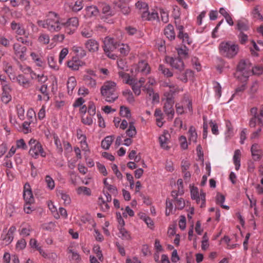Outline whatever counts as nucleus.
I'll use <instances>...</instances> for the list:
<instances>
[{
	"label": "nucleus",
	"instance_id": "f257e3e1",
	"mask_svg": "<svg viewBox=\"0 0 263 263\" xmlns=\"http://www.w3.org/2000/svg\"><path fill=\"white\" fill-rule=\"evenodd\" d=\"M250 114L252 117L250 120V126L251 127L258 126L257 130L251 136V139H253L259 136L261 130V126H263V104L260 106L259 112L256 107H253L250 110Z\"/></svg>",
	"mask_w": 263,
	"mask_h": 263
},
{
	"label": "nucleus",
	"instance_id": "f03ea898",
	"mask_svg": "<svg viewBox=\"0 0 263 263\" xmlns=\"http://www.w3.org/2000/svg\"><path fill=\"white\" fill-rule=\"evenodd\" d=\"M39 26L47 29L50 32H58L62 28V23L60 22L58 15L53 12H50L46 21L39 20L37 22Z\"/></svg>",
	"mask_w": 263,
	"mask_h": 263
},
{
	"label": "nucleus",
	"instance_id": "7ed1b4c3",
	"mask_svg": "<svg viewBox=\"0 0 263 263\" xmlns=\"http://www.w3.org/2000/svg\"><path fill=\"white\" fill-rule=\"evenodd\" d=\"M117 86L116 82L112 81L105 82L100 88L101 94L105 100L109 103H112L118 98L116 93Z\"/></svg>",
	"mask_w": 263,
	"mask_h": 263
},
{
	"label": "nucleus",
	"instance_id": "20e7f679",
	"mask_svg": "<svg viewBox=\"0 0 263 263\" xmlns=\"http://www.w3.org/2000/svg\"><path fill=\"white\" fill-rule=\"evenodd\" d=\"M218 48L220 54L228 59L234 58L239 51L238 46L231 41L222 42Z\"/></svg>",
	"mask_w": 263,
	"mask_h": 263
},
{
	"label": "nucleus",
	"instance_id": "39448f33",
	"mask_svg": "<svg viewBox=\"0 0 263 263\" xmlns=\"http://www.w3.org/2000/svg\"><path fill=\"white\" fill-rule=\"evenodd\" d=\"M28 145L30 147L29 154L33 158L37 159L40 156L42 157L46 156V153L39 141L31 138L28 142Z\"/></svg>",
	"mask_w": 263,
	"mask_h": 263
},
{
	"label": "nucleus",
	"instance_id": "423d86ee",
	"mask_svg": "<svg viewBox=\"0 0 263 263\" xmlns=\"http://www.w3.org/2000/svg\"><path fill=\"white\" fill-rule=\"evenodd\" d=\"M103 49L107 57L111 59L115 60L117 56L111 53L114 50L117 48L118 43L113 38L110 37H105L104 41Z\"/></svg>",
	"mask_w": 263,
	"mask_h": 263
},
{
	"label": "nucleus",
	"instance_id": "0eeeda50",
	"mask_svg": "<svg viewBox=\"0 0 263 263\" xmlns=\"http://www.w3.org/2000/svg\"><path fill=\"white\" fill-rule=\"evenodd\" d=\"M236 30L238 32V36L241 44H245L247 41V21L245 18H241L237 21Z\"/></svg>",
	"mask_w": 263,
	"mask_h": 263
},
{
	"label": "nucleus",
	"instance_id": "6e6552de",
	"mask_svg": "<svg viewBox=\"0 0 263 263\" xmlns=\"http://www.w3.org/2000/svg\"><path fill=\"white\" fill-rule=\"evenodd\" d=\"M191 198L195 200L197 203L199 205L201 208L205 206V194L202 190L200 192L197 187L192 186L191 188Z\"/></svg>",
	"mask_w": 263,
	"mask_h": 263
},
{
	"label": "nucleus",
	"instance_id": "1a4fd4ad",
	"mask_svg": "<svg viewBox=\"0 0 263 263\" xmlns=\"http://www.w3.org/2000/svg\"><path fill=\"white\" fill-rule=\"evenodd\" d=\"M79 25L78 18L72 17L69 18L65 23H62V27H64L65 31L69 34H73L77 30Z\"/></svg>",
	"mask_w": 263,
	"mask_h": 263
},
{
	"label": "nucleus",
	"instance_id": "9d476101",
	"mask_svg": "<svg viewBox=\"0 0 263 263\" xmlns=\"http://www.w3.org/2000/svg\"><path fill=\"white\" fill-rule=\"evenodd\" d=\"M174 98L173 97H167L165 99V102L163 106V110L167 117V119L171 120L174 116Z\"/></svg>",
	"mask_w": 263,
	"mask_h": 263
},
{
	"label": "nucleus",
	"instance_id": "9b49d317",
	"mask_svg": "<svg viewBox=\"0 0 263 263\" xmlns=\"http://www.w3.org/2000/svg\"><path fill=\"white\" fill-rule=\"evenodd\" d=\"M11 29L17 35H23L28 38L29 32L26 30L24 25L20 23H16L15 21H12L10 24Z\"/></svg>",
	"mask_w": 263,
	"mask_h": 263
},
{
	"label": "nucleus",
	"instance_id": "f8f14e48",
	"mask_svg": "<svg viewBox=\"0 0 263 263\" xmlns=\"http://www.w3.org/2000/svg\"><path fill=\"white\" fill-rule=\"evenodd\" d=\"M236 77L241 81H246L247 78V63L245 60H241L237 68Z\"/></svg>",
	"mask_w": 263,
	"mask_h": 263
},
{
	"label": "nucleus",
	"instance_id": "ddd939ff",
	"mask_svg": "<svg viewBox=\"0 0 263 263\" xmlns=\"http://www.w3.org/2000/svg\"><path fill=\"white\" fill-rule=\"evenodd\" d=\"M13 49L15 55L21 60H25L27 48L25 46L21 45L18 43H14Z\"/></svg>",
	"mask_w": 263,
	"mask_h": 263
},
{
	"label": "nucleus",
	"instance_id": "4468645a",
	"mask_svg": "<svg viewBox=\"0 0 263 263\" xmlns=\"http://www.w3.org/2000/svg\"><path fill=\"white\" fill-rule=\"evenodd\" d=\"M23 197L25 202L33 203L34 199L32 194L30 184L28 183L25 184L24 186Z\"/></svg>",
	"mask_w": 263,
	"mask_h": 263
},
{
	"label": "nucleus",
	"instance_id": "2eb2a0df",
	"mask_svg": "<svg viewBox=\"0 0 263 263\" xmlns=\"http://www.w3.org/2000/svg\"><path fill=\"white\" fill-rule=\"evenodd\" d=\"M167 62H169L171 66L180 71H182L184 69V63L179 58H168L166 59Z\"/></svg>",
	"mask_w": 263,
	"mask_h": 263
},
{
	"label": "nucleus",
	"instance_id": "dca6fc26",
	"mask_svg": "<svg viewBox=\"0 0 263 263\" xmlns=\"http://www.w3.org/2000/svg\"><path fill=\"white\" fill-rule=\"evenodd\" d=\"M145 81V79L143 78H140L138 81L135 79L134 80L130 86L135 95L139 96L141 94V88L144 86Z\"/></svg>",
	"mask_w": 263,
	"mask_h": 263
},
{
	"label": "nucleus",
	"instance_id": "f3484780",
	"mask_svg": "<svg viewBox=\"0 0 263 263\" xmlns=\"http://www.w3.org/2000/svg\"><path fill=\"white\" fill-rule=\"evenodd\" d=\"M11 90L12 89L9 85L6 84L3 86L1 100L5 104L8 103L11 100Z\"/></svg>",
	"mask_w": 263,
	"mask_h": 263
},
{
	"label": "nucleus",
	"instance_id": "a211bd4d",
	"mask_svg": "<svg viewBox=\"0 0 263 263\" xmlns=\"http://www.w3.org/2000/svg\"><path fill=\"white\" fill-rule=\"evenodd\" d=\"M84 45L86 49L90 52H95L99 50V43L97 40L93 39L87 40Z\"/></svg>",
	"mask_w": 263,
	"mask_h": 263
},
{
	"label": "nucleus",
	"instance_id": "6ab92c4d",
	"mask_svg": "<svg viewBox=\"0 0 263 263\" xmlns=\"http://www.w3.org/2000/svg\"><path fill=\"white\" fill-rule=\"evenodd\" d=\"M77 138L80 140L81 147L82 151L85 152H89V149L87 143L86 142V137L85 135L83 134L81 129H78L77 130Z\"/></svg>",
	"mask_w": 263,
	"mask_h": 263
},
{
	"label": "nucleus",
	"instance_id": "aec40b11",
	"mask_svg": "<svg viewBox=\"0 0 263 263\" xmlns=\"http://www.w3.org/2000/svg\"><path fill=\"white\" fill-rule=\"evenodd\" d=\"M16 229L15 226H11L9 229L7 234L2 236L4 243L6 245L10 244L13 241L14 238L13 234L16 231Z\"/></svg>",
	"mask_w": 263,
	"mask_h": 263
},
{
	"label": "nucleus",
	"instance_id": "412c9836",
	"mask_svg": "<svg viewBox=\"0 0 263 263\" xmlns=\"http://www.w3.org/2000/svg\"><path fill=\"white\" fill-rule=\"evenodd\" d=\"M252 157L255 161L260 160L262 156V151L261 147L258 144H253L251 148Z\"/></svg>",
	"mask_w": 263,
	"mask_h": 263
},
{
	"label": "nucleus",
	"instance_id": "4be33fe9",
	"mask_svg": "<svg viewBox=\"0 0 263 263\" xmlns=\"http://www.w3.org/2000/svg\"><path fill=\"white\" fill-rule=\"evenodd\" d=\"M143 90L145 91L149 97H152V103L156 104L159 102V95L158 93H155L154 89L151 87H147L144 85Z\"/></svg>",
	"mask_w": 263,
	"mask_h": 263
},
{
	"label": "nucleus",
	"instance_id": "5701e85b",
	"mask_svg": "<svg viewBox=\"0 0 263 263\" xmlns=\"http://www.w3.org/2000/svg\"><path fill=\"white\" fill-rule=\"evenodd\" d=\"M84 65V63L77 57L73 58L67 62V66L73 70H78L80 67Z\"/></svg>",
	"mask_w": 263,
	"mask_h": 263
},
{
	"label": "nucleus",
	"instance_id": "b1692460",
	"mask_svg": "<svg viewBox=\"0 0 263 263\" xmlns=\"http://www.w3.org/2000/svg\"><path fill=\"white\" fill-rule=\"evenodd\" d=\"M30 57L32 61L35 63L36 66L42 68H44L46 67V62L41 58L39 54L34 52H32L30 53Z\"/></svg>",
	"mask_w": 263,
	"mask_h": 263
},
{
	"label": "nucleus",
	"instance_id": "393cba45",
	"mask_svg": "<svg viewBox=\"0 0 263 263\" xmlns=\"http://www.w3.org/2000/svg\"><path fill=\"white\" fill-rule=\"evenodd\" d=\"M169 134L167 132H164L159 138V143L161 148L164 149H168L169 146L167 145Z\"/></svg>",
	"mask_w": 263,
	"mask_h": 263
},
{
	"label": "nucleus",
	"instance_id": "a878e982",
	"mask_svg": "<svg viewBox=\"0 0 263 263\" xmlns=\"http://www.w3.org/2000/svg\"><path fill=\"white\" fill-rule=\"evenodd\" d=\"M16 80L19 85L25 88L30 86V81L23 74H19L16 77Z\"/></svg>",
	"mask_w": 263,
	"mask_h": 263
},
{
	"label": "nucleus",
	"instance_id": "bb28decb",
	"mask_svg": "<svg viewBox=\"0 0 263 263\" xmlns=\"http://www.w3.org/2000/svg\"><path fill=\"white\" fill-rule=\"evenodd\" d=\"M164 34L170 40L175 39V33L174 30V27L171 24H168L164 30Z\"/></svg>",
	"mask_w": 263,
	"mask_h": 263
},
{
	"label": "nucleus",
	"instance_id": "cd10ccee",
	"mask_svg": "<svg viewBox=\"0 0 263 263\" xmlns=\"http://www.w3.org/2000/svg\"><path fill=\"white\" fill-rule=\"evenodd\" d=\"M183 91L182 88H180L177 86L175 85L174 84L173 85V87H171L170 88V91L168 92H165L164 94L165 98L167 97H173L174 96L176 95V94L179 93L180 92H181Z\"/></svg>",
	"mask_w": 263,
	"mask_h": 263
},
{
	"label": "nucleus",
	"instance_id": "c85d7f7f",
	"mask_svg": "<svg viewBox=\"0 0 263 263\" xmlns=\"http://www.w3.org/2000/svg\"><path fill=\"white\" fill-rule=\"evenodd\" d=\"M77 85V81L74 77H70L68 78L67 82V91L69 95H71L73 90Z\"/></svg>",
	"mask_w": 263,
	"mask_h": 263
},
{
	"label": "nucleus",
	"instance_id": "c756f323",
	"mask_svg": "<svg viewBox=\"0 0 263 263\" xmlns=\"http://www.w3.org/2000/svg\"><path fill=\"white\" fill-rule=\"evenodd\" d=\"M141 17L144 21L155 20L158 18V14L155 11L149 12L148 10L146 12L141 15Z\"/></svg>",
	"mask_w": 263,
	"mask_h": 263
},
{
	"label": "nucleus",
	"instance_id": "7c9ffc66",
	"mask_svg": "<svg viewBox=\"0 0 263 263\" xmlns=\"http://www.w3.org/2000/svg\"><path fill=\"white\" fill-rule=\"evenodd\" d=\"M179 30V32L178 33V37L180 38L182 41V43L184 44H190L191 43V41L190 40L189 35L186 33H183V27L182 26H180L178 27Z\"/></svg>",
	"mask_w": 263,
	"mask_h": 263
},
{
	"label": "nucleus",
	"instance_id": "2f4dec72",
	"mask_svg": "<svg viewBox=\"0 0 263 263\" xmlns=\"http://www.w3.org/2000/svg\"><path fill=\"white\" fill-rule=\"evenodd\" d=\"M136 9L141 13L143 14L144 13L146 12L148 10V6L147 4L144 2L139 1L135 4Z\"/></svg>",
	"mask_w": 263,
	"mask_h": 263
},
{
	"label": "nucleus",
	"instance_id": "473e14b6",
	"mask_svg": "<svg viewBox=\"0 0 263 263\" xmlns=\"http://www.w3.org/2000/svg\"><path fill=\"white\" fill-rule=\"evenodd\" d=\"M108 202H110V201H107V199H105L102 196H100L98 198V204L103 212H107L109 210Z\"/></svg>",
	"mask_w": 263,
	"mask_h": 263
},
{
	"label": "nucleus",
	"instance_id": "72a5a7b5",
	"mask_svg": "<svg viewBox=\"0 0 263 263\" xmlns=\"http://www.w3.org/2000/svg\"><path fill=\"white\" fill-rule=\"evenodd\" d=\"M137 70L138 71L141 72L145 74H147L149 72L150 68L146 62L141 61L137 65Z\"/></svg>",
	"mask_w": 263,
	"mask_h": 263
},
{
	"label": "nucleus",
	"instance_id": "f704fd0d",
	"mask_svg": "<svg viewBox=\"0 0 263 263\" xmlns=\"http://www.w3.org/2000/svg\"><path fill=\"white\" fill-rule=\"evenodd\" d=\"M57 195L61 197L63 200L65 205H69L71 203V198L68 194L62 190H60L57 192Z\"/></svg>",
	"mask_w": 263,
	"mask_h": 263
},
{
	"label": "nucleus",
	"instance_id": "c9c22d12",
	"mask_svg": "<svg viewBox=\"0 0 263 263\" xmlns=\"http://www.w3.org/2000/svg\"><path fill=\"white\" fill-rule=\"evenodd\" d=\"M241 152L239 149H236L234 152L233 158V162L235 165V169L238 170L240 166Z\"/></svg>",
	"mask_w": 263,
	"mask_h": 263
},
{
	"label": "nucleus",
	"instance_id": "e433bc0d",
	"mask_svg": "<svg viewBox=\"0 0 263 263\" xmlns=\"http://www.w3.org/2000/svg\"><path fill=\"white\" fill-rule=\"evenodd\" d=\"M99 14L98 8L95 6H90L86 8L85 16L90 17L93 16H96Z\"/></svg>",
	"mask_w": 263,
	"mask_h": 263
},
{
	"label": "nucleus",
	"instance_id": "4c0bfd02",
	"mask_svg": "<svg viewBox=\"0 0 263 263\" xmlns=\"http://www.w3.org/2000/svg\"><path fill=\"white\" fill-rule=\"evenodd\" d=\"M118 236L122 240H129L132 239V237L129 232L127 231L124 227H121L120 229H119Z\"/></svg>",
	"mask_w": 263,
	"mask_h": 263
},
{
	"label": "nucleus",
	"instance_id": "58836bf2",
	"mask_svg": "<svg viewBox=\"0 0 263 263\" xmlns=\"http://www.w3.org/2000/svg\"><path fill=\"white\" fill-rule=\"evenodd\" d=\"M193 76V71L190 69H187L184 73L179 75L177 78L183 83H186L188 80V77H192Z\"/></svg>",
	"mask_w": 263,
	"mask_h": 263
},
{
	"label": "nucleus",
	"instance_id": "ea45409f",
	"mask_svg": "<svg viewBox=\"0 0 263 263\" xmlns=\"http://www.w3.org/2000/svg\"><path fill=\"white\" fill-rule=\"evenodd\" d=\"M189 140L190 142L196 143L197 139V134L196 133L195 128L191 126L188 131Z\"/></svg>",
	"mask_w": 263,
	"mask_h": 263
},
{
	"label": "nucleus",
	"instance_id": "a19ab883",
	"mask_svg": "<svg viewBox=\"0 0 263 263\" xmlns=\"http://www.w3.org/2000/svg\"><path fill=\"white\" fill-rule=\"evenodd\" d=\"M76 192L78 195H83L87 196H90L91 195V190L86 186H79L76 189Z\"/></svg>",
	"mask_w": 263,
	"mask_h": 263
},
{
	"label": "nucleus",
	"instance_id": "79ce46f5",
	"mask_svg": "<svg viewBox=\"0 0 263 263\" xmlns=\"http://www.w3.org/2000/svg\"><path fill=\"white\" fill-rule=\"evenodd\" d=\"M47 60L49 67L54 70H59V66L56 64L54 57L53 54H49L47 56Z\"/></svg>",
	"mask_w": 263,
	"mask_h": 263
},
{
	"label": "nucleus",
	"instance_id": "37998d69",
	"mask_svg": "<svg viewBox=\"0 0 263 263\" xmlns=\"http://www.w3.org/2000/svg\"><path fill=\"white\" fill-rule=\"evenodd\" d=\"M122 95L129 103H133L135 102V98L133 92L129 89H126L123 90Z\"/></svg>",
	"mask_w": 263,
	"mask_h": 263
},
{
	"label": "nucleus",
	"instance_id": "c03bdc74",
	"mask_svg": "<svg viewBox=\"0 0 263 263\" xmlns=\"http://www.w3.org/2000/svg\"><path fill=\"white\" fill-rule=\"evenodd\" d=\"M119 75L120 78L122 79L123 82L130 85L134 80L133 78H132L129 74L121 71L119 72Z\"/></svg>",
	"mask_w": 263,
	"mask_h": 263
},
{
	"label": "nucleus",
	"instance_id": "a18cd8bd",
	"mask_svg": "<svg viewBox=\"0 0 263 263\" xmlns=\"http://www.w3.org/2000/svg\"><path fill=\"white\" fill-rule=\"evenodd\" d=\"M121 54L123 55H126L128 54L130 51V48L127 44H119L118 43L117 48Z\"/></svg>",
	"mask_w": 263,
	"mask_h": 263
},
{
	"label": "nucleus",
	"instance_id": "49530a36",
	"mask_svg": "<svg viewBox=\"0 0 263 263\" xmlns=\"http://www.w3.org/2000/svg\"><path fill=\"white\" fill-rule=\"evenodd\" d=\"M84 81L85 84L90 87H95L97 84L96 80L88 75H85L84 76Z\"/></svg>",
	"mask_w": 263,
	"mask_h": 263
},
{
	"label": "nucleus",
	"instance_id": "de8ad7c7",
	"mask_svg": "<svg viewBox=\"0 0 263 263\" xmlns=\"http://www.w3.org/2000/svg\"><path fill=\"white\" fill-rule=\"evenodd\" d=\"M81 34L84 37L90 38L93 35V31L89 26H87L82 28Z\"/></svg>",
	"mask_w": 263,
	"mask_h": 263
},
{
	"label": "nucleus",
	"instance_id": "09e8293b",
	"mask_svg": "<svg viewBox=\"0 0 263 263\" xmlns=\"http://www.w3.org/2000/svg\"><path fill=\"white\" fill-rule=\"evenodd\" d=\"M48 206L49 209L52 213V214L53 216V217L57 219H59L60 215L59 214L57 207L54 205L53 203L51 201H49L48 202Z\"/></svg>",
	"mask_w": 263,
	"mask_h": 263
},
{
	"label": "nucleus",
	"instance_id": "8fccbe9b",
	"mask_svg": "<svg viewBox=\"0 0 263 263\" xmlns=\"http://www.w3.org/2000/svg\"><path fill=\"white\" fill-rule=\"evenodd\" d=\"M113 141V137L107 136L101 142V146L103 149H107L109 148Z\"/></svg>",
	"mask_w": 263,
	"mask_h": 263
},
{
	"label": "nucleus",
	"instance_id": "3c124183",
	"mask_svg": "<svg viewBox=\"0 0 263 263\" xmlns=\"http://www.w3.org/2000/svg\"><path fill=\"white\" fill-rule=\"evenodd\" d=\"M47 187L50 190H52L55 187V183L54 180L49 175H46L45 178Z\"/></svg>",
	"mask_w": 263,
	"mask_h": 263
},
{
	"label": "nucleus",
	"instance_id": "603ef678",
	"mask_svg": "<svg viewBox=\"0 0 263 263\" xmlns=\"http://www.w3.org/2000/svg\"><path fill=\"white\" fill-rule=\"evenodd\" d=\"M126 135L130 138H133L137 134V130L133 122H130L128 128L126 131Z\"/></svg>",
	"mask_w": 263,
	"mask_h": 263
},
{
	"label": "nucleus",
	"instance_id": "864d4df0",
	"mask_svg": "<svg viewBox=\"0 0 263 263\" xmlns=\"http://www.w3.org/2000/svg\"><path fill=\"white\" fill-rule=\"evenodd\" d=\"M120 114L122 117H125L127 119L130 118L132 116L129 109L124 106L120 107Z\"/></svg>",
	"mask_w": 263,
	"mask_h": 263
},
{
	"label": "nucleus",
	"instance_id": "5fc2aeb1",
	"mask_svg": "<svg viewBox=\"0 0 263 263\" xmlns=\"http://www.w3.org/2000/svg\"><path fill=\"white\" fill-rule=\"evenodd\" d=\"M158 69L164 75V76L166 77L169 78L173 76V72L168 68L165 67L163 65H160Z\"/></svg>",
	"mask_w": 263,
	"mask_h": 263
},
{
	"label": "nucleus",
	"instance_id": "6e6d98bb",
	"mask_svg": "<svg viewBox=\"0 0 263 263\" xmlns=\"http://www.w3.org/2000/svg\"><path fill=\"white\" fill-rule=\"evenodd\" d=\"M227 130L226 132V137L230 138L233 135V128L232 123L229 121H226Z\"/></svg>",
	"mask_w": 263,
	"mask_h": 263
},
{
	"label": "nucleus",
	"instance_id": "4d7b16f0",
	"mask_svg": "<svg viewBox=\"0 0 263 263\" xmlns=\"http://www.w3.org/2000/svg\"><path fill=\"white\" fill-rule=\"evenodd\" d=\"M38 41L42 44H48L50 41L49 36L47 34L41 33L38 37Z\"/></svg>",
	"mask_w": 263,
	"mask_h": 263
},
{
	"label": "nucleus",
	"instance_id": "13d9d810",
	"mask_svg": "<svg viewBox=\"0 0 263 263\" xmlns=\"http://www.w3.org/2000/svg\"><path fill=\"white\" fill-rule=\"evenodd\" d=\"M69 252L71 254L70 259L73 261L74 263H79L81 260V257L80 255L76 252L73 251L72 250H70Z\"/></svg>",
	"mask_w": 263,
	"mask_h": 263
},
{
	"label": "nucleus",
	"instance_id": "bf43d9fd",
	"mask_svg": "<svg viewBox=\"0 0 263 263\" xmlns=\"http://www.w3.org/2000/svg\"><path fill=\"white\" fill-rule=\"evenodd\" d=\"M182 102H183V103L184 104V107L187 108L190 111H192V102L189 99V98L187 95H184Z\"/></svg>",
	"mask_w": 263,
	"mask_h": 263
},
{
	"label": "nucleus",
	"instance_id": "052dcab7",
	"mask_svg": "<svg viewBox=\"0 0 263 263\" xmlns=\"http://www.w3.org/2000/svg\"><path fill=\"white\" fill-rule=\"evenodd\" d=\"M173 209V204L172 202L169 199L166 200V209H165V215L168 216L172 213Z\"/></svg>",
	"mask_w": 263,
	"mask_h": 263
},
{
	"label": "nucleus",
	"instance_id": "680f3d73",
	"mask_svg": "<svg viewBox=\"0 0 263 263\" xmlns=\"http://www.w3.org/2000/svg\"><path fill=\"white\" fill-rule=\"evenodd\" d=\"M32 231V228L30 225H28L26 227L23 228L20 231V234L23 236H28L30 235V232Z\"/></svg>",
	"mask_w": 263,
	"mask_h": 263
},
{
	"label": "nucleus",
	"instance_id": "e2e57ef3",
	"mask_svg": "<svg viewBox=\"0 0 263 263\" xmlns=\"http://www.w3.org/2000/svg\"><path fill=\"white\" fill-rule=\"evenodd\" d=\"M17 148L25 150L27 149V146L25 141L23 139H20L16 141V146Z\"/></svg>",
	"mask_w": 263,
	"mask_h": 263
},
{
	"label": "nucleus",
	"instance_id": "0e129e2a",
	"mask_svg": "<svg viewBox=\"0 0 263 263\" xmlns=\"http://www.w3.org/2000/svg\"><path fill=\"white\" fill-rule=\"evenodd\" d=\"M68 52L69 51L67 48H64L61 50L60 53L59 59V62L60 64H61L62 63L63 60L67 56V55L68 53Z\"/></svg>",
	"mask_w": 263,
	"mask_h": 263
},
{
	"label": "nucleus",
	"instance_id": "69168bd1",
	"mask_svg": "<svg viewBox=\"0 0 263 263\" xmlns=\"http://www.w3.org/2000/svg\"><path fill=\"white\" fill-rule=\"evenodd\" d=\"M175 200L176 208L178 209L181 210L185 206V201L182 198H177Z\"/></svg>",
	"mask_w": 263,
	"mask_h": 263
},
{
	"label": "nucleus",
	"instance_id": "338daca9",
	"mask_svg": "<svg viewBox=\"0 0 263 263\" xmlns=\"http://www.w3.org/2000/svg\"><path fill=\"white\" fill-rule=\"evenodd\" d=\"M160 13L162 21L164 23H167L168 22V12L164 9H160Z\"/></svg>",
	"mask_w": 263,
	"mask_h": 263
},
{
	"label": "nucleus",
	"instance_id": "774afa93",
	"mask_svg": "<svg viewBox=\"0 0 263 263\" xmlns=\"http://www.w3.org/2000/svg\"><path fill=\"white\" fill-rule=\"evenodd\" d=\"M26 246V242L23 238L18 240L16 244V249L18 250L24 249Z\"/></svg>",
	"mask_w": 263,
	"mask_h": 263
}]
</instances>
